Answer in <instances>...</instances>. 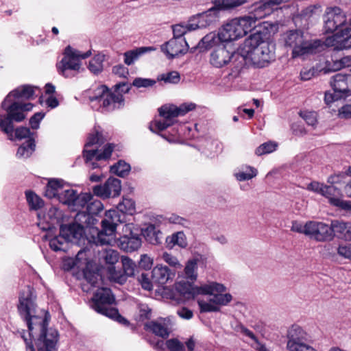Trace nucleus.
Wrapping results in <instances>:
<instances>
[{
  "mask_svg": "<svg viewBox=\"0 0 351 351\" xmlns=\"http://www.w3.org/2000/svg\"><path fill=\"white\" fill-rule=\"evenodd\" d=\"M35 299L33 289L29 286L19 295L18 309L20 314L24 316L30 337L29 340L26 339L28 343H32L33 339L38 351H57L58 332L54 328H48L50 315L47 311L43 318L32 315L36 306ZM22 337L25 340L23 335Z\"/></svg>",
  "mask_w": 351,
  "mask_h": 351,
  "instance_id": "nucleus-1",
  "label": "nucleus"
},
{
  "mask_svg": "<svg viewBox=\"0 0 351 351\" xmlns=\"http://www.w3.org/2000/svg\"><path fill=\"white\" fill-rule=\"evenodd\" d=\"M34 95V86L23 85L11 91L2 101L1 107L6 111L0 113V130L12 139L14 123L25 119L26 112L32 110V103H23L20 99H29Z\"/></svg>",
  "mask_w": 351,
  "mask_h": 351,
  "instance_id": "nucleus-2",
  "label": "nucleus"
},
{
  "mask_svg": "<svg viewBox=\"0 0 351 351\" xmlns=\"http://www.w3.org/2000/svg\"><path fill=\"white\" fill-rule=\"evenodd\" d=\"M262 16H258L256 13L251 12L239 18H235L226 23L219 29V32H210L203 37L198 44L191 47V52L193 53L196 49L202 52L219 44V43H228L237 40L252 29L256 27V22Z\"/></svg>",
  "mask_w": 351,
  "mask_h": 351,
  "instance_id": "nucleus-3",
  "label": "nucleus"
},
{
  "mask_svg": "<svg viewBox=\"0 0 351 351\" xmlns=\"http://www.w3.org/2000/svg\"><path fill=\"white\" fill-rule=\"evenodd\" d=\"M298 26V28L287 30L282 35L284 46L291 49L292 58L315 55L325 49L326 45L323 40L312 38L307 28Z\"/></svg>",
  "mask_w": 351,
  "mask_h": 351,
  "instance_id": "nucleus-4",
  "label": "nucleus"
},
{
  "mask_svg": "<svg viewBox=\"0 0 351 351\" xmlns=\"http://www.w3.org/2000/svg\"><path fill=\"white\" fill-rule=\"evenodd\" d=\"M55 215L57 223H59V234L55 236L49 241V246L53 251H64L66 250V245L71 243L77 245L84 243L86 234L84 226L75 220L64 223L62 218V210L58 208L51 209L49 215Z\"/></svg>",
  "mask_w": 351,
  "mask_h": 351,
  "instance_id": "nucleus-5",
  "label": "nucleus"
},
{
  "mask_svg": "<svg viewBox=\"0 0 351 351\" xmlns=\"http://www.w3.org/2000/svg\"><path fill=\"white\" fill-rule=\"evenodd\" d=\"M176 291L184 299L189 300L196 295L203 294H213V291L220 292L225 290L223 284L210 282L200 286H193L188 281H180L175 285Z\"/></svg>",
  "mask_w": 351,
  "mask_h": 351,
  "instance_id": "nucleus-6",
  "label": "nucleus"
},
{
  "mask_svg": "<svg viewBox=\"0 0 351 351\" xmlns=\"http://www.w3.org/2000/svg\"><path fill=\"white\" fill-rule=\"evenodd\" d=\"M121 268L117 269L116 267L108 268V277L111 281L124 284L128 277H134L139 273L138 267L130 258L125 256L121 257Z\"/></svg>",
  "mask_w": 351,
  "mask_h": 351,
  "instance_id": "nucleus-7",
  "label": "nucleus"
},
{
  "mask_svg": "<svg viewBox=\"0 0 351 351\" xmlns=\"http://www.w3.org/2000/svg\"><path fill=\"white\" fill-rule=\"evenodd\" d=\"M324 29L326 34L341 32L346 23L345 14L339 7L327 8L324 15Z\"/></svg>",
  "mask_w": 351,
  "mask_h": 351,
  "instance_id": "nucleus-8",
  "label": "nucleus"
},
{
  "mask_svg": "<svg viewBox=\"0 0 351 351\" xmlns=\"http://www.w3.org/2000/svg\"><path fill=\"white\" fill-rule=\"evenodd\" d=\"M247 1V0H213L214 6L200 13L199 16L205 20L207 24H213L218 20L221 11L232 10Z\"/></svg>",
  "mask_w": 351,
  "mask_h": 351,
  "instance_id": "nucleus-9",
  "label": "nucleus"
},
{
  "mask_svg": "<svg viewBox=\"0 0 351 351\" xmlns=\"http://www.w3.org/2000/svg\"><path fill=\"white\" fill-rule=\"evenodd\" d=\"M275 58V45L269 41L263 42L259 47L250 53L252 64L258 68L267 66Z\"/></svg>",
  "mask_w": 351,
  "mask_h": 351,
  "instance_id": "nucleus-10",
  "label": "nucleus"
},
{
  "mask_svg": "<svg viewBox=\"0 0 351 351\" xmlns=\"http://www.w3.org/2000/svg\"><path fill=\"white\" fill-rule=\"evenodd\" d=\"M64 57L57 63L56 67L60 75L64 77H70L74 75L68 71H79L81 69V62L78 60V53L75 49L68 45L64 51Z\"/></svg>",
  "mask_w": 351,
  "mask_h": 351,
  "instance_id": "nucleus-11",
  "label": "nucleus"
},
{
  "mask_svg": "<svg viewBox=\"0 0 351 351\" xmlns=\"http://www.w3.org/2000/svg\"><path fill=\"white\" fill-rule=\"evenodd\" d=\"M115 302L114 295L110 288L100 287L94 293L91 299L90 306L96 312L106 315L109 309L113 308L111 305Z\"/></svg>",
  "mask_w": 351,
  "mask_h": 351,
  "instance_id": "nucleus-12",
  "label": "nucleus"
},
{
  "mask_svg": "<svg viewBox=\"0 0 351 351\" xmlns=\"http://www.w3.org/2000/svg\"><path fill=\"white\" fill-rule=\"evenodd\" d=\"M189 49V46L185 38H173L161 45L162 51L167 55L169 60L185 54Z\"/></svg>",
  "mask_w": 351,
  "mask_h": 351,
  "instance_id": "nucleus-13",
  "label": "nucleus"
},
{
  "mask_svg": "<svg viewBox=\"0 0 351 351\" xmlns=\"http://www.w3.org/2000/svg\"><path fill=\"white\" fill-rule=\"evenodd\" d=\"M308 228V237L319 242L332 240L331 224L320 221H310Z\"/></svg>",
  "mask_w": 351,
  "mask_h": 351,
  "instance_id": "nucleus-14",
  "label": "nucleus"
},
{
  "mask_svg": "<svg viewBox=\"0 0 351 351\" xmlns=\"http://www.w3.org/2000/svg\"><path fill=\"white\" fill-rule=\"evenodd\" d=\"M330 85L336 95L346 98L351 95V74L339 73L332 77Z\"/></svg>",
  "mask_w": 351,
  "mask_h": 351,
  "instance_id": "nucleus-15",
  "label": "nucleus"
},
{
  "mask_svg": "<svg viewBox=\"0 0 351 351\" xmlns=\"http://www.w3.org/2000/svg\"><path fill=\"white\" fill-rule=\"evenodd\" d=\"M322 192V195L329 199L330 204L345 210H351V202L341 199V190L338 186L331 184L329 186L324 185Z\"/></svg>",
  "mask_w": 351,
  "mask_h": 351,
  "instance_id": "nucleus-16",
  "label": "nucleus"
},
{
  "mask_svg": "<svg viewBox=\"0 0 351 351\" xmlns=\"http://www.w3.org/2000/svg\"><path fill=\"white\" fill-rule=\"evenodd\" d=\"M129 231V234H124L120 237L116 241L119 247L126 252H132L137 250L141 246V238L140 235L133 232L130 228L126 226L125 232Z\"/></svg>",
  "mask_w": 351,
  "mask_h": 351,
  "instance_id": "nucleus-17",
  "label": "nucleus"
},
{
  "mask_svg": "<svg viewBox=\"0 0 351 351\" xmlns=\"http://www.w3.org/2000/svg\"><path fill=\"white\" fill-rule=\"evenodd\" d=\"M213 50L210 53V62L217 68H221L230 62V51L227 49L225 44L219 43L215 45Z\"/></svg>",
  "mask_w": 351,
  "mask_h": 351,
  "instance_id": "nucleus-18",
  "label": "nucleus"
},
{
  "mask_svg": "<svg viewBox=\"0 0 351 351\" xmlns=\"http://www.w3.org/2000/svg\"><path fill=\"white\" fill-rule=\"evenodd\" d=\"M175 275L174 271L163 265H157L152 271V281L158 286H162L172 281Z\"/></svg>",
  "mask_w": 351,
  "mask_h": 351,
  "instance_id": "nucleus-19",
  "label": "nucleus"
},
{
  "mask_svg": "<svg viewBox=\"0 0 351 351\" xmlns=\"http://www.w3.org/2000/svg\"><path fill=\"white\" fill-rule=\"evenodd\" d=\"M114 145L108 143L101 153H99L98 149L88 150L84 149L83 151V157L84 158L85 162L88 163L93 159L96 161L106 160L109 159L112 155L114 149Z\"/></svg>",
  "mask_w": 351,
  "mask_h": 351,
  "instance_id": "nucleus-20",
  "label": "nucleus"
},
{
  "mask_svg": "<svg viewBox=\"0 0 351 351\" xmlns=\"http://www.w3.org/2000/svg\"><path fill=\"white\" fill-rule=\"evenodd\" d=\"M332 239L337 237L339 239L351 241V223L342 220L331 221Z\"/></svg>",
  "mask_w": 351,
  "mask_h": 351,
  "instance_id": "nucleus-21",
  "label": "nucleus"
},
{
  "mask_svg": "<svg viewBox=\"0 0 351 351\" xmlns=\"http://www.w3.org/2000/svg\"><path fill=\"white\" fill-rule=\"evenodd\" d=\"M106 219L101 221V230L105 234L112 236L117 226V222H121L120 216L115 210H109L106 213Z\"/></svg>",
  "mask_w": 351,
  "mask_h": 351,
  "instance_id": "nucleus-22",
  "label": "nucleus"
},
{
  "mask_svg": "<svg viewBox=\"0 0 351 351\" xmlns=\"http://www.w3.org/2000/svg\"><path fill=\"white\" fill-rule=\"evenodd\" d=\"M231 60L234 67L238 71L252 64L250 52L240 47L237 51H230Z\"/></svg>",
  "mask_w": 351,
  "mask_h": 351,
  "instance_id": "nucleus-23",
  "label": "nucleus"
},
{
  "mask_svg": "<svg viewBox=\"0 0 351 351\" xmlns=\"http://www.w3.org/2000/svg\"><path fill=\"white\" fill-rule=\"evenodd\" d=\"M288 339L287 347L295 346L299 343H306L307 334L300 326L293 325L288 331Z\"/></svg>",
  "mask_w": 351,
  "mask_h": 351,
  "instance_id": "nucleus-24",
  "label": "nucleus"
},
{
  "mask_svg": "<svg viewBox=\"0 0 351 351\" xmlns=\"http://www.w3.org/2000/svg\"><path fill=\"white\" fill-rule=\"evenodd\" d=\"M328 182L331 184H338L341 190H343L346 194L347 187L351 186V168L346 172H341L330 176L328 178Z\"/></svg>",
  "mask_w": 351,
  "mask_h": 351,
  "instance_id": "nucleus-25",
  "label": "nucleus"
},
{
  "mask_svg": "<svg viewBox=\"0 0 351 351\" xmlns=\"http://www.w3.org/2000/svg\"><path fill=\"white\" fill-rule=\"evenodd\" d=\"M92 199L93 195L90 193H77L69 208L73 211H77V216H79L80 211L85 208Z\"/></svg>",
  "mask_w": 351,
  "mask_h": 351,
  "instance_id": "nucleus-26",
  "label": "nucleus"
},
{
  "mask_svg": "<svg viewBox=\"0 0 351 351\" xmlns=\"http://www.w3.org/2000/svg\"><path fill=\"white\" fill-rule=\"evenodd\" d=\"M142 234L145 240L152 245L160 243L162 239V233L154 224H149L147 228L142 229Z\"/></svg>",
  "mask_w": 351,
  "mask_h": 351,
  "instance_id": "nucleus-27",
  "label": "nucleus"
},
{
  "mask_svg": "<svg viewBox=\"0 0 351 351\" xmlns=\"http://www.w3.org/2000/svg\"><path fill=\"white\" fill-rule=\"evenodd\" d=\"M168 112L167 105H164L158 108L159 115L164 118L163 121L156 120L154 123L155 128L158 131H163L173 125L174 118L170 115L169 116Z\"/></svg>",
  "mask_w": 351,
  "mask_h": 351,
  "instance_id": "nucleus-28",
  "label": "nucleus"
},
{
  "mask_svg": "<svg viewBox=\"0 0 351 351\" xmlns=\"http://www.w3.org/2000/svg\"><path fill=\"white\" fill-rule=\"evenodd\" d=\"M253 30L255 32L245 40L243 45L241 47L250 52V53L257 47H259L263 42H267V40H263V34L259 30H256L255 28Z\"/></svg>",
  "mask_w": 351,
  "mask_h": 351,
  "instance_id": "nucleus-29",
  "label": "nucleus"
},
{
  "mask_svg": "<svg viewBox=\"0 0 351 351\" xmlns=\"http://www.w3.org/2000/svg\"><path fill=\"white\" fill-rule=\"evenodd\" d=\"M154 50L155 48L153 47H141L133 50L125 51L123 53L125 58L124 62L127 65H131L143 54Z\"/></svg>",
  "mask_w": 351,
  "mask_h": 351,
  "instance_id": "nucleus-30",
  "label": "nucleus"
},
{
  "mask_svg": "<svg viewBox=\"0 0 351 351\" xmlns=\"http://www.w3.org/2000/svg\"><path fill=\"white\" fill-rule=\"evenodd\" d=\"M319 8H320V5H311L303 9L300 13L293 19L295 25L298 26L300 22L302 23V21H304V23L300 25L304 27V28L308 29V19L313 15L315 10Z\"/></svg>",
  "mask_w": 351,
  "mask_h": 351,
  "instance_id": "nucleus-31",
  "label": "nucleus"
},
{
  "mask_svg": "<svg viewBox=\"0 0 351 351\" xmlns=\"http://www.w3.org/2000/svg\"><path fill=\"white\" fill-rule=\"evenodd\" d=\"M195 108V104L193 103L190 104H183L180 105L179 107H177L174 105L167 106V109L169 112V116L173 117L174 119L179 117L183 116L186 114L187 112L193 110Z\"/></svg>",
  "mask_w": 351,
  "mask_h": 351,
  "instance_id": "nucleus-32",
  "label": "nucleus"
},
{
  "mask_svg": "<svg viewBox=\"0 0 351 351\" xmlns=\"http://www.w3.org/2000/svg\"><path fill=\"white\" fill-rule=\"evenodd\" d=\"M166 243L169 248H172L176 245L184 248L188 245L186 236L183 232H177L167 237L166 238Z\"/></svg>",
  "mask_w": 351,
  "mask_h": 351,
  "instance_id": "nucleus-33",
  "label": "nucleus"
},
{
  "mask_svg": "<svg viewBox=\"0 0 351 351\" xmlns=\"http://www.w3.org/2000/svg\"><path fill=\"white\" fill-rule=\"evenodd\" d=\"M130 170V165L123 160H119L117 162L114 163L110 167V171L111 173L115 174L121 178H125L127 176Z\"/></svg>",
  "mask_w": 351,
  "mask_h": 351,
  "instance_id": "nucleus-34",
  "label": "nucleus"
},
{
  "mask_svg": "<svg viewBox=\"0 0 351 351\" xmlns=\"http://www.w3.org/2000/svg\"><path fill=\"white\" fill-rule=\"evenodd\" d=\"M35 147V140L34 138H30L18 148L16 156L18 158H29L34 152Z\"/></svg>",
  "mask_w": 351,
  "mask_h": 351,
  "instance_id": "nucleus-35",
  "label": "nucleus"
},
{
  "mask_svg": "<svg viewBox=\"0 0 351 351\" xmlns=\"http://www.w3.org/2000/svg\"><path fill=\"white\" fill-rule=\"evenodd\" d=\"M226 291V287H225V290L220 292L213 291V294H208L209 295H212L213 298L209 299L210 302L215 304L216 306H226L228 305L232 300V296L230 293H223Z\"/></svg>",
  "mask_w": 351,
  "mask_h": 351,
  "instance_id": "nucleus-36",
  "label": "nucleus"
},
{
  "mask_svg": "<svg viewBox=\"0 0 351 351\" xmlns=\"http://www.w3.org/2000/svg\"><path fill=\"white\" fill-rule=\"evenodd\" d=\"M105 60V55L98 53L89 61L88 68L94 75H99L104 70L103 62Z\"/></svg>",
  "mask_w": 351,
  "mask_h": 351,
  "instance_id": "nucleus-37",
  "label": "nucleus"
},
{
  "mask_svg": "<svg viewBox=\"0 0 351 351\" xmlns=\"http://www.w3.org/2000/svg\"><path fill=\"white\" fill-rule=\"evenodd\" d=\"M145 327L147 330H149L154 334L162 338H167L169 335V331L168 328L158 322L152 321L149 323L145 324Z\"/></svg>",
  "mask_w": 351,
  "mask_h": 351,
  "instance_id": "nucleus-38",
  "label": "nucleus"
},
{
  "mask_svg": "<svg viewBox=\"0 0 351 351\" xmlns=\"http://www.w3.org/2000/svg\"><path fill=\"white\" fill-rule=\"evenodd\" d=\"M335 36L337 38L342 37L343 39L339 41L337 47L340 49H348L351 48V29L345 27L341 29V32L335 33Z\"/></svg>",
  "mask_w": 351,
  "mask_h": 351,
  "instance_id": "nucleus-39",
  "label": "nucleus"
},
{
  "mask_svg": "<svg viewBox=\"0 0 351 351\" xmlns=\"http://www.w3.org/2000/svg\"><path fill=\"white\" fill-rule=\"evenodd\" d=\"M107 189L110 193V197H116L120 195L121 182L119 179L110 177L106 181Z\"/></svg>",
  "mask_w": 351,
  "mask_h": 351,
  "instance_id": "nucleus-40",
  "label": "nucleus"
},
{
  "mask_svg": "<svg viewBox=\"0 0 351 351\" xmlns=\"http://www.w3.org/2000/svg\"><path fill=\"white\" fill-rule=\"evenodd\" d=\"M26 199L32 210H38L44 206V202L34 192L28 191L25 192Z\"/></svg>",
  "mask_w": 351,
  "mask_h": 351,
  "instance_id": "nucleus-41",
  "label": "nucleus"
},
{
  "mask_svg": "<svg viewBox=\"0 0 351 351\" xmlns=\"http://www.w3.org/2000/svg\"><path fill=\"white\" fill-rule=\"evenodd\" d=\"M101 95L100 99L103 100L102 106L109 110H114L116 106L113 104V99L110 93V89L106 85L101 86Z\"/></svg>",
  "mask_w": 351,
  "mask_h": 351,
  "instance_id": "nucleus-42",
  "label": "nucleus"
},
{
  "mask_svg": "<svg viewBox=\"0 0 351 351\" xmlns=\"http://www.w3.org/2000/svg\"><path fill=\"white\" fill-rule=\"evenodd\" d=\"M77 193V191L73 189H64L60 192L59 202L69 208Z\"/></svg>",
  "mask_w": 351,
  "mask_h": 351,
  "instance_id": "nucleus-43",
  "label": "nucleus"
},
{
  "mask_svg": "<svg viewBox=\"0 0 351 351\" xmlns=\"http://www.w3.org/2000/svg\"><path fill=\"white\" fill-rule=\"evenodd\" d=\"M117 209L122 213L132 215L135 212V203L131 199L123 198V201L118 204Z\"/></svg>",
  "mask_w": 351,
  "mask_h": 351,
  "instance_id": "nucleus-44",
  "label": "nucleus"
},
{
  "mask_svg": "<svg viewBox=\"0 0 351 351\" xmlns=\"http://www.w3.org/2000/svg\"><path fill=\"white\" fill-rule=\"evenodd\" d=\"M106 139L102 134L95 129L94 132L89 134L85 147H91L94 145H101L104 143Z\"/></svg>",
  "mask_w": 351,
  "mask_h": 351,
  "instance_id": "nucleus-45",
  "label": "nucleus"
},
{
  "mask_svg": "<svg viewBox=\"0 0 351 351\" xmlns=\"http://www.w3.org/2000/svg\"><path fill=\"white\" fill-rule=\"evenodd\" d=\"M13 134H14V137L16 139L21 140L23 138H27V139H29L30 138H34L33 135L34 133L32 132L29 130V128L27 127H18L16 129L14 128ZM8 138L10 140V138L8 137ZM14 140V134H12V139L11 141Z\"/></svg>",
  "mask_w": 351,
  "mask_h": 351,
  "instance_id": "nucleus-46",
  "label": "nucleus"
},
{
  "mask_svg": "<svg viewBox=\"0 0 351 351\" xmlns=\"http://www.w3.org/2000/svg\"><path fill=\"white\" fill-rule=\"evenodd\" d=\"M84 278L91 287H98L99 281L102 280L101 276L98 272L91 271L86 269L84 271Z\"/></svg>",
  "mask_w": 351,
  "mask_h": 351,
  "instance_id": "nucleus-47",
  "label": "nucleus"
},
{
  "mask_svg": "<svg viewBox=\"0 0 351 351\" xmlns=\"http://www.w3.org/2000/svg\"><path fill=\"white\" fill-rule=\"evenodd\" d=\"M158 80L164 81L165 83L178 84L180 80V75L178 71H173L158 75Z\"/></svg>",
  "mask_w": 351,
  "mask_h": 351,
  "instance_id": "nucleus-48",
  "label": "nucleus"
},
{
  "mask_svg": "<svg viewBox=\"0 0 351 351\" xmlns=\"http://www.w3.org/2000/svg\"><path fill=\"white\" fill-rule=\"evenodd\" d=\"M119 259V254L116 250L110 249L104 252V260L106 264L109 265L108 269L110 267H115L114 265L118 262Z\"/></svg>",
  "mask_w": 351,
  "mask_h": 351,
  "instance_id": "nucleus-49",
  "label": "nucleus"
},
{
  "mask_svg": "<svg viewBox=\"0 0 351 351\" xmlns=\"http://www.w3.org/2000/svg\"><path fill=\"white\" fill-rule=\"evenodd\" d=\"M197 269V261L195 259L190 260L187 262L184 268V273L187 279L191 280L192 282L197 278L195 269Z\"/></svg>",
  "mask_w": 351,
  "mask_h": 351,
  "instance_id": "nucleus-50",
  "label": "nucleus"
},
{
  "mask_svg": "<svg viewBox=\"0 0 351 351\" xmlns=\"http://www.w3.org/2000/svg\"><path fill=\"white\" fill-rule=\"evenodd\" d=\"M277 145V143L272 141L264 143L256 149L255 153L258 156L270 154L276 150Z\"/></svg>",
  "mask_w": 351,
  "mask_h": 351,
  "instance_id": "nucleus-51",
  "label": "nucleus"
},
{
  "mask_svg": "<svg viewBox=\"0 0 351 351\" xmlns=\"http://www.w3.org/2000/svg\"><path fill=\"white\" fill-rule=\"evenodd\" d=\"M86 212L92 215H99L104 210V205L99 199L88 202L86 206Z\"/></svg>",
  "mask_w": 351,
  "mask_h": 351,
  "instance_id": "nucleus-52",
  "label": "nucleus"
},
{
  "mask_svg": "<svg viewBox=\"0 0 351 351\" xmlns=\"http://www.w3.org/2000/svg\"><path fill=\"white\" fill-rule=\"evenodd\" d=\"M197 304L199 307L200 313H208V312H219L220 308L208 301L205 302L203 300H198Z\"/></svg>",
  "mask_w": 351,
  "mask_h": 351,
  "instance_id": "nucleus-53",
  "label": "nucleus"
},
{
  "mask_svg": "<svg viewBox=\"0 0 351 351\" xmlns=\"http://www.w3.org/2000/svg\"><path fill=\"white\" fill-rule=\"evenodd\" d=\"M341 69V64L339 62L338 60H326L325 66L319 70V72H323L326 74L330 72L337 71Z\"/></svg>",
  "mask_w": 351,
  "mask_h": 351,
  "instance_id": "nucleus-54",
  "label": "nucleus"
},
{
  "mask_svg": "<svg viewBox=\"0 0 351 351\" xmlns=\"http://www.w3.org/2000/svg\"><path fill=\"white\" fill-rule=\"evenodd\" d=\"M247 171H240L235 173V177L239 181L248 180L256 176L257 171L256 169L252 167H247Z\"/></svg>",
  "mask_w": 351,
  "mask_h": 351,
  "instance_id": "nucleus-55",
  "label": "nucleus"
},
{
  "mask_svg": "<svg viewBox=\"0 0 351 351\" xmlns=\"http://www.w3.org/2000/svg\"><path fill=\"white\" fill-rule=\"evenodd\" d=\"M112 319L117 321V322L128 326L130 322L128 319L123 317L121 315L119 314V311L116 308H113L109 309L107 314L105 315Z\"/></svg>",
  "mask_w": 351,
  "mask_h": 351,
  "instance_id": "nucleus-56",
  "label": "nucleus"
},
{
  "mask_svg": "<svg viewBox=\"0 0 351 351\" xmlns=\"http://www.w3.org/2000/svg\"><path fill=\"white\" fill-rule=\"evenodd\" d=\"M156 83V82L154 80L136 77L134 80L132 86L136 88H148L153 86Z\"/></svg>",
  "mask_w": 351,
  "mask_h": 351,
  "instance_id": "nucleus-57",
  "label": "nucleus"
},
{
  "mask_svg": "<svg viewBox=\"0 0 351 351\" xmlns=\"http://www.w3.org/2000/svg\"><path fill=\"white\" fill-rule=\"evenodd\" d=\"M93 192L95 195L100 197L104 199L110 197V193L107 189L106 182L103 185L99 184L94 186L93 188Z\"/></svg>",
  "mask_w": 351,
  "mask_h": 351,
  "instance_id": "nucleus-58",
  "label": "nucleus"
},
{
  "mask_svg": "<svg viewBox=\"0 0 351 351\" xmlns=\"http://www.w3.org/2000/svg\"><path fill=\"white\" fill-rule=\"evenodd\" d=\"M138 280L143 289L147 291H151L153 289L154 282L152 281V278L150 280L147 274L141 273L138 276Z\"/></svg>",
  "mask_w": 351,
  "mask_h": 351,
  "instance_id": "nucleus-59",
  "label": "nucleus"
},
{
  "mask_svg": "<svg viewBox=\"0 0 351 351\" xmlns=\"http://www.w3.org/2000/svg\"><path fill=\"white\" fill-rule=\"evenodd\" d=\"M309 223H310V221H307L303 226L300 222H299L298 221H293L291 230L295 232L304 234L306 236H308V234L307 232L308 229L307 227H308Z\"/></svg>",
  "mask_w": 351,
  "mask_h": 351,
  "instance_id": "nucleus-60",
  "label": "nucleus"
},
{
  "mask_svg": "<svg viewBox=\"0 0 351 351\" xmlns=\"http://www.w3.org/2000/svg\"><path fill=\"white\" fill-rule=\"evenodd\" d=\"M166 344L170 351H185L184 346L177 339H169Z\"/></svg>",
  "mask_w": 351,
  "mask_h": 351,
  "instance_id": "nucleus-61",
  "label": "nucleus"
},
{
  "mask_svg": "<svg viewBox=\"0 0 351 351\" xmlns=\"http://www.w3.org/2000/svg\"><path fill=\"white\" fill-rule=\"evenodd\" d=\"M153 259L148 256L147 254H142L141 259L138 261V270L143 269L144 270H149L152 267Z\"/></svg>",
  "mask_w": 351,
  "mask_h": 351,
  "instance_id": "nucleus-62",
  "label": "nucleus"
},
{
  "mask_svg": "<svg viewBox=\"0 0 351 351\" xmlns=\"http://www.w3.org/2000/svg\"><path fill=\"white\" fill-rule=\"evenodd\" d=\"M300 115L309 125L315 126L317 123V116L314 112H301Z\"/></svg>",
  "mask_w": 351,
  "mask_h": 351,
  "instance_id": "nucleus-63",
  "label": "nucleus"
},
{
  "mask_svg": "<svg viewBox=\"0 0 351 351\" xmlns=\"http://www.w3.org/2000/svg\"><path fill=\"white\" fill-rule=\"evenodd\" d=\"M337 253L339 256L351 260V243L339 245L337 247Z\"/></svg>",
  "mask_w": 351,
  "mask_h": 351,
  "instance_id": "nucleus-64",
  "label": "nucleus"
}]
</instances>
